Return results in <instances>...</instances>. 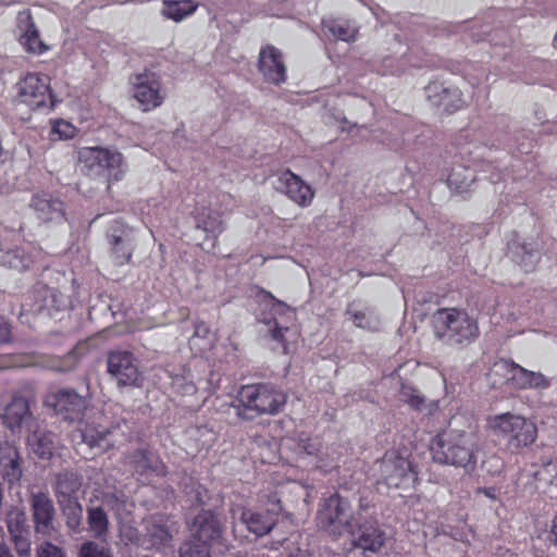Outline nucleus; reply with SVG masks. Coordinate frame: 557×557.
<instances>
[{
	"label": "nucleus",
	"mask_w": 557,
	"mask_h": 557,
	"mask_svg": "<svg viewBox=\"0 0 557 557\" xmlns=\"http://www.w3.org/2000/svg\"><path fill=\"white\" fill-rule=\"evenodd\" d=\"M287 557H312L308 552L304 550H297L296 553H293L288 555Z\"/></svg>",
	"instance_id": "bf43d9fd"
},
{
	"label": "nucleus",
	"mask_w": 557,
	"mask_h": 557,
	"mask_svg": "<svg viewBox=\"0 0 557 557\" xmlns=\"http://www.w3.org/2000/svg\"><path fill=\"white\" fill-rule=\"evenodd\" d=\"M495 367L503 371V375L506 381L513 387L527 389L530 370H527L515 361L507 359H502L499 362L495 363Z\"/></svg>",
	"instance_id": "bb28decb"
},
{
	"label": "nucleus",
	"mask_w": 557,
	"mask_h": 557,
	"mask_svg": "<svg viewBox=\"0 0 557 557\" xmlns=\"http://www.w3.org/2000/svg\"><path fill=\"white\" fill-rule=\"evenodd\" d=\"M27 357L21 354H0V371L29 366Z\"/></svg>",
	"instance_id": "37998d69"
},
{
	"label": "nucleus",
	"mask_w": 557,
	"mask_h": 557,
	"mask_svg": "<svg viewBox=\"0 0 557 557\" xmlns=\"http://www.w3.org/2000/svg\"><path fill=\"white\" fill-rule=\"evenodd\" d=\"M36 557H66V555L60 546L45 541L37 547Z\"/></svg>",
	"instance_id": "a18cd8bd"
},
{
	"label": "nucleus",
	"mask_w": 557,
	"mask_h": 557,
	"mask_svg": "<svg viewBox=\"0 0 557 557\" xmlns=\"http://www.w3.org/2000/svg\"><path fill=\"white\" fill-rule=\"evenodd\" d=\"M77 161L88 170H106L109 183L121 181L125 173L122 153L109 148L83 147L77 151Z\"/></svg>",
	"instance_id": "9d476101"
},
{
	"label": "nucleus",
	"mask_w": 557,
	"mask_h": 557,
	"mask_svg": "<svg viewBox=\"0 0 557 557\" xmlns=\"http://www.w3.org/2000/svg\"><path fill=\"white\" fill-rule=\"evenodd\" d=\"M21 44L26 51L41 54L47 50V46L40 39L39 32L37 30L35 23L29 17V23L26 26L24 34L21 36Z\"/></svg>",
	"instance_id": "2f4dec72"
},
{
	"label": "nucleus",
	"mask_w": 557,
	"mask_h": 557,
	"mask_svg": "<svg viewBox=\"0 0 557 557\" xmlns=\"http://www.w3.org/2000/svg\"><path fill=\"white\" fill-rule=\"evenodd\" d=\"M12 324L0 314V345L10 344L12 342Z\"/></svg>",
	"instance_id": "09e8293b"
},
{
	"label": "nucleus",
	"mask_w": 557,
	"mask_h": 557,
	"mask_svg": "<svg viewBox=\"0 0 557 557\" xmlns=\"http://www.w3.org/2000/svg\"><path fill=\"white\" fill-rule=\"evenodd\" d=\"M65 517L66 525L72 531H78L83 520V507L78 499L59 503Z\"/></svg>",
	"instance_id": "473e14b6"
},
{
	"label": "nucleus",
	"mask_w": 557,
	"mask_h": 557,
	"mask_svg": "<svg viewBox=\"0 0 557 557\" xmlns=\"http://www.w3.org/2000/svg\"><path fill=\"white\" fill-rule=\"evenodd\" d=\"M30 207L42 222H60L65 216L64 202L50 194H35Z\"/></svg>",
	"instance_id": "5701e85b"
},
{
	"label": "nucleus",
	"mask_w": 557,
	"mask_h": 557,
	"mask_svg": "<svg viewBox=\"0 0 557 557\" xmlns=\"http://www.w3.org/2000/svg\"><path fill=\"white\" fill-rule=\"evenodd\" d=\"M436 103L443 107L446 112L453 113L459 110L463 104L462 92L457 87H443L440 95V100Z\"/></svg>",
	"instance_id": "72a5a7b5"
},
{
	"label": "nucleus",
	"mask_w": 557,
	"mask_h": 557,
	"mask_svg": "<svg viewBox=\"0 0 557 557\" xmlns=\"http://www.w3.org/2000/svg\"><path fill=\"white\" fill-rule=\"evenodd\" d=\"M79 356L75 348L69 350L64 356H46L41 364L55 372H69L76 368Z\"/></svg>",
	"instance_id": "c756f323"
},
{
	"label": "nucleus",
	"mask_w": 557,
	"mask_h": 557,
	"mask_svg": "<svg viewBox=\"0 0 557 557\" xmlns=\"http://www.w3.org/2000/svg\"><path fill=\"white\" fill-rule=\"evenodd\" d=\"M372 505L367 500L366 497H360L359 499V508L361 510H368Z\"/></svg>",
	"instance_id": "13d9d810"
},
{
	"label": "nucleus",
	"mask_w": 557,
	"mask_h": 557,
	"mask_svg": "<svg viewBox=\"0 0 557 557\" xmlns=\"http://www.w3.org/2000/svg\"><path fill=\"white\" fill-rule=\"evenodd\" d=\"M447 183L449 184V186H455L456 189L462 188V186L458 185V182L456 180V174L454 172L451 174H449V176L447 178Z\"/></svg>",
	"instance_id": "6e6d98bb"
},
{
	"label": "nucleus",
	"mask_w": 557,
	"mask_h": 557,
	"mask_svg": "<svg viewBox=\"0 0 557 557\" xmlns=\"http://www.w3.org/2000/svg\"><path fill=\"white\" fill-rule=\"evenodd\" d=\"M0 557H14L10 547L3 542L0 543Z\"/></svg>",
	"instance_id": "5fc2aeb1"
},
{
	"label": "nucleus",
	"mask_w": 557,
	"mask_h": 557,
	"mask_svg": "<svg viewBox=\"0 0 557 557\" xmlns=\"http://www.w3.org/2000/svg\"><path fill=\"white\" fill-rule=\"evenodd\" d=\"M479 450L475 437L465 431H442L432 438L430 444V451L435 462L462 468L467 472L475 470Z\"/></svg>",
	"instance_id": "f03ea898"
},
{
	"label": "nucleus",
	"mask_w": 557,
	"mask_h": 557,
	"mask_svg": "<svg viewBox=\"0 0 557 557\" xmlns=\"http://www.w3.org/2000/svg\"><path fill=\"white\" fill-rule=\"evenodd\" d=\"M134 471L140 476L154 475L164 478L168 467L161 458L148 448H137L129 455Z\"/></svg>",
	"instance_id": "aec40b11"
},
{
	"label": "nucleus",
	"mask_w": 557,
	"mask_h": 557,
	"mask_svg": "<svg viewBox=\"0 0 557 557\" xmlns=\"http://www.w3.org/2000/svg\"><path fill=\"white\" fill-rule=\"evenodd\" d=\"M10 539L15 550L22 556L30 554V532L23 511H11L5 520Z\"/></svg>",
	"instance_id": "412c9836"
},
{
	"label": "nucleus",
	"mask_w": 557,
	"mask_h": 557,
	"mask_svg": "<svg viewBox=\"0 0 557 557\" xmlns=\"http://www.w3.org/2000/svg\"><path fill=\"white\" fill-rule=\"evenodd\" d=\"M315 523L320 530L333 537L355 535L357 529H360L359 519L350 502L338 492L320 500Z\"/></svg>",
	"instance_id": "423d86ee"
},
{
	"label": "nucleus",
	"mask_w": 557,
	"mask_h": 557,
	"mask_svg": "<svg viewBox=\"0 0 557 557\" xmlns=\"http://www.w3.org/2000/svg\"><path fill=\"white\" fill-rule=\"evenodd\" d=\"M269 503L273 505V509L255 511L244 509L240 515L242 522L247 527L248 531L257 536L269 534L276 525L278 513L282 510L281 500L276 493L269 497Z\"/></svg>",
	"instance_id": "4468645a"
},
{
	"label": "nucleus",
	"mask_w": 557,
	"mask_h": 557,
	"mask_svg": "<svg viewBox=\"0 0 557 557\" xmlns=\"http://www.w3.org/2000/svg\"><path fill=\"white\" fill-rule=\"evenodd\" d=\"M82 487V478L73 471H62L57 475L55 496L59 503L75 500Z\"/></svg>",
	"instance_id": "393cba45"
},
{
	"label": "nucleus",
	"mask_w": 557,
	"mask_h": 557,
	"mask_svg": "<svg viewBox=\"0 0 557 557\" xmlns=\"http://www.w3.org/2000/svg\"><path fill=\"white\" fill-rule=\"evenodd\" d=\"M400 398L404 403L408 404L412 409L421 411L425 406L423 395L412 385L403 383L399 391Z\"/></svg>",
	"instance_id": "e433bc0d"
},
{
	"label": "nucleus",
	"mask_w": 557,
	"mask_h": 557,
	"mask_svg": "<svg viewBox=\"0 0 557 557\" xmlns=\"http://www.w3.org/2000/svg\"><path fill=\"white\" fill-rule=\"evenodd\" d=\"M552 542L557 545V512L555 513L550 524Z\"/></svg>",
	"instance_id": "864d4df0"
},
{
	"label": "nucleus",
	"mask_w": 557,
	"mask_h": 557,
	"mask_svg": "<svg viewBox=\"0 0 557 557\" xmlns=\"http://www.w3.org/2000/svg\"><path fill=\"white\" fill-rule=\"evenodd\" d=\"M524 255L520 260V265L525 272H530L534 269L535 263L539 261V253L535 251H528L525 246L522 247Z\"/></svg>",
	"instance_id": "de8ad7c7"
},
{
	"label": "nucleus",
	"mask_w": 557,
	"mask_h": 557,
	"mask_svg": "<svg viewBox=\"0 0 557 557\" xmlns=\"http://www.w3.org/2000/svg\"><path fill=\"white\" fill-rule=\"evenodd\" d=\"M277 183V188L284 191L298 206L307 207L312 202L314 197L313 189L290 170L284 171L280 175Z\"/></svg>",
	"instance_id": "6ab92c4d"
},
{
	"label": "nucleus",
	"mask_w": 557,
	"mask_h": 557,
	"mask_svg": "<svg viewBox=\"0 0 557 557\" xmlns=\"http://www.w3.org/2000/svg\"><path fill=\"white\" fill-rule=\"evenodd\" d=\"M287 401V395L269 383L246 384L240 386L232 403L236 416L242 420L280 413Z\"/></svg>",
	"instance_id": "20e7f679"
},
{
	"label": "nucleus",
	"mask_w": 557,
	"mask_h": 557,
	"mask_svg": "<svg viewBox=\"0 0 557 557\" xmlns=\"http://www.w3.org/2000/svg\"><path fill=\"white\" fill-rule=\"evenodd\" d=\"M57 416L78 426L73 432V440L86 444L91 449L106 453L114 447L112 433L114 428L106 423L101 412L88 413L89 401L87 397L72 387H61L49 392L44 401Z\"/></svg>",
	"instance_id": "f257e3e1"
},
{
	"label": "nucleus",
	"mask_w": 557,
	"mask_h": 557,
	"mask_svg": "<svg viewBox=\"0 0 557 557\" xmlns=\"http://www.w3.org/2000/svg\"><path fill=\"white\" fill-rule=\"evenodd\" d=\"M198 3L194 0H163L162 15L169 20L181 22L194 14Z\"/></svg>",
	"instance_id": "cd10ccee"
},
{
	"label": "nucleus",
	"mask_w": 557,
	"mask_h": 557,
	"mask_svg": "<svg viewBox=\"0 0 557 557\" xmlns=\"http://www.w3.org/2000/svg\"><path fill=\"white\" fill-rule=\"evenodd\" d=\"M346 312L351 315L354 324L357 327L368 331H377V320L369 315L366 311H351L350 309H347Z\"/></svg>",
	"instance_id": "a19ab883"
},
{
	"label": "nucleus",
	"mask_w": 557,
	"mask_h": 557,
	"mask_svg": "<svg viewBox=\"0 0 557 557\" xmlns=\"http://www.w3.org/2000/svg\"><path fill=\"white\" fill-rule=\"evenodd\" d=\"M110 244V253L116 265L128 263L134 253V245L129 238L127 226L121 221H114L107 234Z\"/></svg>",
	"instance_id": "f3484780"
},
{
	"label": "nucleus",
	"mask_w": 557,
	"mask_h": 557,
	"mask_svg": "<svg viewBox=\"0 0 557 557\" xmlns=\"http://www.w3.org/2000/svg\"><path fill=\"white\" fill-rule=\"evenodd\" d=\"M258 70L263 79L273 85L286 82L287 67L283 52L273 45L262 46L258 57Z\"/></svg>",
	"instance_id": "2eb2a0df"
},
{
	"label": "nucleus",
	"mask_w": 557,
	"mask_h": 557,
	"mask_svg": "<svg viewBox=\"0 0 557 557\" xmlns=\"http://www.w3.org/2000/svg\"><path fill=\"white\" fill-rule=\"evenodd\" d=\"M478 493L483 494L484 496H486L487 498L493 499V500L497 499V496H498V490L494 486L480 487L478 490Z\"/></svg>",
	"instance_id": "3c124183"
},
{
	"label": "nucleus",
	"mask_w": 557,
	"mask_h": 557,
	"mask_svg": "<svg viewBox=\"0 0 557 557\" xmlns=\"http://www.w3.org/2000/svg\"><path fill=\"white\" fill-rule=\"evenodd\" d=\"M210 546L197 541L186 543L181 548V557H211Z\"/></svg>",
	"instance_id": "79ce46f5"
},
{
	"label": "nucleus",
	"mask_w": 557,
	"mask_h": 557,
	"mask_svg": "<svg viewBox=\"0 0 557 557\" xmlns=\"http://www.w3.org/2000/svg\"><path fill=\"white\" fill-rule=\"evenodd\" d=\"M336 466H337V462H336V461H334V463H333V465H331L330 467H336Z\"/></svg>",
	"instance_id": "e2e57ef3"
},
{
	"label": "nucleus",
	"mask_w": 557,
	"mask_h": 557,
	"mask_svg": "<svg viewBox=\"0 0 557 557\" xmlns=\"http://www.w3.org/2000/svg\"><path fill=\"white\" fill-rule=\"evenodd\" d=\"M77 557H113V554L107 543L85 541L79 546Z\"/></svg>",
	"instance_id": "c9c22d12"
},
{
	"label": "nucleus",
	"mask_w": 557,
	"mask_h": 557,
	"mask_svg": "<svg viewBox=\"0 0 557 557\" xmlns=\"http://www.w3.org/2000/svg\"><path fill=\"white\" fill-rule=\"evenodd\" d=\"M327 32L336 39L343 41H352L356 38V30L352 29L347 22L331 21L326 25Z\"/></svg>",
	"instance_id": "58836bf2"
},
{
	"label": "nucleus",
	"mask_w": 557,
	"mask_h": 557,
	"mask_svg": "<svg viewBox=\"0 0 557 557\" xmlns=\"http://www.w3.org/2000/svg\"><path fill=\"white\" fill-rule=\"evenodd\" d=\"M16 99L30 110H50L54 106L50 77L39 73H27L16 84Z\"/></svg>",
	"instance_id": "1a4fd4ad"
},
{
	"label": "nucleus",
	"mask_w": 557,
	"mask_h": 557,
	"mask_svg": "<svg viewBox=\"0 0 557 557\" xmlns=\"http://www.w3.org/2000/svg\"><path fill=\"white\" fill-rule=\"evenodd\" d=\"M30 443L35 454L41 459H49L53 455L54 444L50 435L36 433L32 436Z\"/></svg>",
	"instance_id": "4c0bfd02"
},
{
	"label": "nucleus",
	"mask_w": 557,
	"mask_h": 557,
	"mask_svg": "<svg viewBox=\"0 0 557 557\" xmlns=\"http://www.w3.org/2000/svg\"><path fill=\"white\" fill-rule=\"evenodd\" d=\"M194 327H195V332H194L195 336L206 337L210 332L209 326L202 320L195 321Z\"/></svg>",
	"instance_id": "8fccbe9b"
},
{
	"label": "nucleus",
	"mask_w": 557,
	"mask_h": 557,
	"mask_svg": "<svg viewBox=\"0 0 557 557\" xmlns=\"http://www.w3.org/2000/svg\"><path fill=\"white\" fill-rule=\"evenodd\" d=\"M87 513V523L92 535L97 539L106 536L109 528L107 512L101 507H90Z\"/></svg>",
	"instance_id": "7c9ffc66"
},
{
	"label": "nucleus",
	"mask_w": 557,
	"mask_h": 557,
	"mask_svg": "<svg viewBox=\"0 0 557 557\" xmlns=\"http://www.w3.org/2000/svg\"><path fill=\"white\" fill-rule=\"evenodd\" d=\"M107 372L119 387H140L143 373L132 351L111 350L107 355Z\"/></svg>",
	"instance_id": "9b49d317"
},
{
	"label": "nucleus",
	"mask_w": 557,
	"mask_h": 557,
	"mask_svg": "<svg viewBox=\"0 0 557 557\" xmlns=\"http://www.w3.org/2000/svg\"><path fill=\"white\" fill-rule=\"evenodd\" d=\"M490 430L505 442L506 449L519 454L531 447L537 440L536 423L522 414L504 412L487 419Z\"/></svg>",
	"instance_id": "0eeeda50"
},
{
	"label": "nucleus",
	"mask_w": 557,
	"mask_h": 557,
	"mask_svg": "<svg viewBox=\"0 0 557 557\" xmlns=\"http://www.w3.org/2000/svg\"><path fill=\"white\" fill-rule=\"evenodd\" d=\"M322 449V441L319 437H311L301 432L296 438V450L299 454L319 457Z\"/></svg>",
	"instance_id": "f704fd0d"
},
{
	"label": "nucleus",
	"mask_w": 557,
	"mask_h": 557,
	"mask_svg": "<svg viewBox=\"0 0 557 557\" xmlns=\"http://www.w3.org/2000/svg\"><path fill=\"white\" fill-rule=\"evenodd\" d=\"M1 264L18 272L27 271L34 263L33 249L15 247L3 252L0 257Z\"/></svg>",
	"instance_id": "a878e982"
},
{
	"label": "nucleus",
	"mask_w": 557,
	"mask_h": 557,
	"mask_svg": "<svg viewBox=\"0 0 557 557\" xmlns=\"http://www.w3.org/2000/svg\"><path fill=\"white\" fill-rule=\"evenodd\" d=\"M18 448L8 441L0 442V474L10 484L21 480L23 470Z\"/></svg>",
	"instance_id": "4be33fe9"
},
{
	"label": "nucleus",
	"mask_w": 557,
	"mask_h": 557,
	"mask_svg": "<svg viewBox=\"0 0 557 557\" xmlns=\"http://www.w3.org/2000/svg\"><path fill=\"white\" fill-rule=\"evenodd\" d=\"M262 294L270 300L262 312L261 322L268 326L269 335L281 348L283 354L290 351L300 337V330L296 325V313L292 307L277 299L271 292L262 289Z\"/></svg>",
	"instance_id": "39448f33"
},
{
	"label": "nucleus",
	"mask_w": 557,
	"mask_h": 557,
	"mask_svg": "<svg viewBox=\"0 0 557 557\" xmlns=\"http://www.w3.org/2000/svg\"><path fill=\"white\" fill-rule=\"evenodd\" d=\"M202 492L207 493V490L203 486L199 485L197 487V502L199 505H202L205 503V500L202 498Z\"/></svg>",
	"instance_id": "4d7b16f0"
},
{
	"label": "nucleus",
	"mask_w": 557,
	"mask_h": 557,
	"mask_svg": "<svg viewBox=\"0 0 557 557\" xmlns=\"http://www.w3.org/2000/svg\"><path fill=\"white\" fill-rule=\"evenodd\" d=\"M172 533L164 516H152L145 521V539L148 547L161 548L170 545Z\"/></svg>",
	"instance_id": "b1692460"
},
{
	"label": "nucleus",
	"mask_w": 557,
	"mask_h": 557,
	"mask_svg": "<svg viewBox=\"0 0 557 557\" xmlns=\"http://www.w3.org/2000/svg\"><path fill=\"white\" fill-rule=\"evenodd\" d=\"M33 401L32 393L16 391L12 393L11 399L0 410L1 423L12 433H17L22 428H29L34 421L30 410Z\"/></svg>",
	"instance_id": "f8f14e48"
},
{
	"label": "nucleus",
	"mask_w": 557,
	"mask_h": 557,
	"mask_svg": "<svg viewBox=\"0 0 557 557\" xmlns=\"http://www.w3.org/2000/svg\"><path fill=\"white\" fill-rule=\"evenodd\" d=\"M190 531L195 541L211 545L222 537L223 523L213 510L202 509L195 516Z\"/></svg>",
	"instance_id": "dca6fc26"
},
{
	"label": "nucleus",
	"mask_w": 557,
	"mask_h": 557,
	"mask_svg": "<svg viewBox=\"0 0 557 557\" xmlns=\"http://www.w3.org/2000/svg\"><path fill=\"white\" fill-rule=\"evenodd\" d=\"M359 530L361 533L355 541V545L363 550L377 553L385 543L384 532L374 525L364 527L363 529L360 525Z\"/></svg>",
	"instance_id": "c85d7f7f"
},
{
	"label": "nucleus",
	"mask_w": 557,
	"mask_h": 557,
	"mask_svg": "<svg viewBox=\"0 0 557 557\" xmlns=\"http://www.w3.org/2000/svg\"><path fill=\"white\" fill-rule=\"evenodd\" d=\"M543 468L547 473H554L553 476L557 478V458L544 463Z\"/></svg>",
	"instance_id": "603ef678"
},
{
	"label": "nucleus",
	"mask_w": 557,
	"mask_h": 557,
	"mask_svg": "<svg viewBox=\"0 0 557 557\" xmlns=\"http://www.w3.org/2000/svg\"><path fill=\"white\" fill-rule=\"evenodd\" d=\"M197 225L199 228L213 235L220 234L224 230L222 220L218 215L212 214H209L207 218H199Z\"/></svg>",
	"instance_id": "c03bdc74"
},
{
	"label": "nucleus",
	"mask_w": 557,
	"mask_h": 557,
	"mask_svg": "<svg viewBox=\"0 0 557 557\" xmlns=\"http://www.w3.org/2000/svg\"><path fill=\"white\" fill-rule=\"evenodd\" d=\"M432 329L436 339L459 349L470 346L480 336L478 320L455 307L438 308L432 315Z\"/></svg>",
	"instance_id": "7ed1b4c3"
},
{
	"label": "nucleus",
	"mask_w": 557,
	"mask_h": 557,
	"mask_svg": "<svg viewBox=\"0 0 557 557\" xmlns=\"http://www.w3.org/2000/svg\"><path fill=\"white\" fill-rule=\"evenodd\" d=\"M381 481L389 488L414 490L419 482L418 471L412 462L396 450L386 451L379 461Z\"/></svg>",
	"instance_id": "6e6552de"
},
{
	"label": "nucleus",
	"mask_w": 557,
	"mask_h": 557,
	"mask_svg": "<svg viewBox=\"0 0 557 557\" xmlns=\"http://www.w3.org/2000/svg\"><path fill=\"white\" fill-rule=\"evenodd\" d=\"M77 127L63 119L55 120L52 124L51 135H57L58 139L67 140L77 135Z\"/></svg>",
	"instance_id": "ea45409f"
},
{
	"label": "nucleus",
	"mask_w": 557,
	"mask_h": 557,
	"mask_svg": "<svg viewBox=\"0 0 557 557\" xmlns=\"http://www.w3.org/2000/svg\"><path fill=\"white\" fill-rule=\"evenodd\" d=\"M438 88V86L436 84H432V85H429L428 86V90L429 91H436Z\"/></svg>",
	"instance_id": "680f3d73"
},
{
	"label": "nucleus",
	"mask_w": 557,
	"mask_h": 557,
	"mask_svg": "<svg viewBox=\"0 0 557 557\" xmlns=\"http://www.w3.org/2000/svg\"><path fill=\"white\" fill-rule=\"evenodd\" d=\"M131 82L134 87V98L139 102L143 111L154 110L163 103L162 82L158 74L145 71L134 75Z\"/></svg>",
	"instance_id": "ddd939ff"
},
{
	"label": "nucleus",
	"mask_w": 557,
	"mask_h": 557,
	"mask_svg": "<svg viewBox=\"0 0 557 557\" xmlns=\"http://www.w3.org/2000/svg\"><path fill=\"white\" fill-rule=\"evenodd\" d=\"M318 467H319L320 469H322L323 471H325V472H326V471H327V467H329V465H324V463H323V460H322L321 458H319V459H318Z\"/></svg>",
	"instance_id": "052dcab7"
},
{
	"label": "nucleus",
	"mask_w": 557,
	"mask_h": 557,
	"mask_svg": "<svg viewBox=\"0 0 557 557\" xmlns=\"http://www.w3.org/2000/svg\"><path fill=\"white\" fill-rule=\"evenodd\" d=\"M549 385H550L549 380L541 372H533V371L529 372L527 389L528 388L544 389V388L549 387Z\"/></svg>",
	"instance_id": "49530a36"
},
{
	"label": "nucleus",
	"mask_w": 557,
	"mask_h": 557,
	"mask_svg": "<svg viewBox=\"0 0 557 557\" xmlns=\"http://www.w3.org/2000/svg\"><path fill=\"white\" fill-rule=\"evenodd\" d=\"M30 509L35 531L44 535H50L53 531L55 509L52 499L45 492L34 493L30 496Z\"/></svg>",
	"instance_id": "a211bd4d"
}]
</instances>
